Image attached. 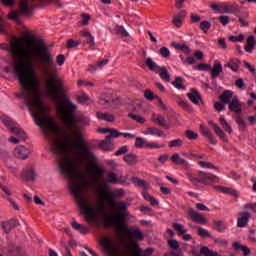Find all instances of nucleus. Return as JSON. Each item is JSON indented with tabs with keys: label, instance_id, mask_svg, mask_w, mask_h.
<instances>
[{
	"label": "nucleus",
	"instance_id": "nucleus-56",
	"mask_svg": "<svg viewBox=\"0 0 256 256\" xmlns=\"http://www.w3.org/2000/svg\"><path fill=\"white\" fill-rule=\"evenodd\" d=\"M163 145L157 143V142H148L147 149H161Z\"/></svg>",
	"mask_w": 256,
	"mask_h": 256
},
{
	"label": "nucleus",
	"instance_id": "nucleus-49",
	"mask_svg": "<svg viewBox=\"0 0 256 256\" xmlns=\"http://www.w3.org/2000/svg\"><path fill=\"white\" fill-rule=\"evenodd\" d=\"M218 20L220 21L221 25H223V27H227V25L231 23V19L229 18V16L225 15L220 16Z\"/></svg>",
	"mask_w": 256,
	"mask_h": 256
},
{
	"label": "nucleus",
	"instance_id": "nucleus-61",
	"mask_svg": "<svg viewBox=\"0 0 256 256\" xmlns=\"http://www.w3.org/2000/svg\"><path fill=\"white\" fill-rule=\"evenodd\" d=\"M235 85L238 89H245V82L243 81V78L236 80Z\"/></svg>",
	"mask_w": 256,
	"mask_h": 256
},
{
	"label": "nucleus",
	"instance_id": "nucleus-9",
	"mask_svg": "<svg viewBox=\"0 0 256 256\" xmlns=\"http://www.w3.org/2000/svg\"><path fill=\"white\" fill-rule=\"evenodd\" d=\"M249 219H251V214L249 212H240L237 218V227H240L241 229L247 227V225H249Z\"/></svg>",
	"mask_w": 256,
	"mask_h": 256
},
{
	"label": "nucleus",
	"instance_id": "nucleus-57",
	"mask_svg": "<svg viewBox=\"0 0 256 256\" xmlns=\"http://www.w3.org/2000/svg\"><path fill=\"white\" fill-rule=\"evenodd\" d=\"M168 245L170 247V249H179V241L177 240H168Z\"/></svg>",
	"mask_w": 256,
	"mask_h": 256
},
{
	"label": "nucleus",
	"instance_id": "nucleus-26",
	"mask_svg": "<svg viewBox=\"0 0 256 256\" xmlns=\"http://www.w3.org/2000/svg\"><path fill=\"white\" fill-rule=\"evenodd\" d=\"M100 105H104L106 107H113V103H115V98L111 96L103 95L99 101Z\"/></svg>",
	"mask_w": 256,
	"mask_h": 256
},
{
	"label": "nucleus",
	"instance_id": "nucleus-55",
	"mask_svg": "<svg viewBox=\"0 0 256 256\" xmlns=\"http://www.w3.org/2000/svg\"><path fill=\"white\" fill-rule=\"evenodd\" d=\"M245 39V36L243 35V34H240V35H238V36H230L229 37V41H232V42H241V41H243Z\"/></svg>",
	"mask_w": 256,
	"mask_h": 256
},
{
	"label": "nucleus",
	"instance_id": "nucleus-40",
	"mask_svg": "<svg viewBox=\"0 0 256 256\" xmlns=\"http://www.w3.org/2000/svg\"><path fill=\"white\" fill-rule=\"evenodd\" d=\"M1 225L5 233H11V229H13V220L2 222Z\"/></svg>",
	"mask_w": 256,
	"mask_h": 256
},
{
	"label": "nucleus",
	"instance_id": "nucleus-16",
	"mask_svg": "<svg viewBox=\"0 0 256 256\" xmlns=\"http://www.w3.org/2000/svg\"><path fill=\"white\" fill-rule=\"evenodd\" d=\"M185 17H187V12L182 10L174 16L172 23L175 25V27H181V25H183Z\"/></svg>",
	"mask_w": 256,
	"mask_h": 256
},
{
	"label": "nucleus",
	"instance_id": "nucleus-60",
	"mask_svg": "<svg viewBox=\"0 0 256 256\" xmlns=\"http://www.w3.org/2000/svg\"><path fill=\"white\" fill-rule=\"evenodd\" d=\"M158 161L159 163H161L162 165L167 163V161H169V154H162L158 157Z\"/></svg>",
	"mask_w": 256,
	"mask_h": 256
},
{
	"label": "nucleus",
	"instance_id": "nucleus-7",
	"mask_svg": "<svg viewBox=\"0 0 256 256\" xmlns=\"http://www.w3.org/2000/svg\"><path fill=\"white\" fill-rule=\"evenodd\" d=\"M14 157L16 159H22L25 161V159H29V155H31V150L29 148L25 147L24 145H19L14 149Z\"/></svg>",
	"mask_w": 256,
	"mask_h": 256
},
{
	"label": "nucleus",
	"instance_id": "nucleus-31",
	"mask_svg": "<svg viewBox=\"0 0 256 256\" xmlns=\"http://www.w3.org/2000/svg\"><path fill=\"white\" fill-rule=\"evenodd\" d=\"M254 48H255V37L249 36L247 38V45L245 46V51L247 53H252Z\"/></svg>",
	"mask_w": 256,
	"mask_h": 256
},
{
	"label": "nucleus",
	"instance_id": "nucleus-58",
	"mask_svg": "<svg viewBox=\"0 0 256 256\" xmlns=\"http://www.w3.org/2000/svg\"><path fill=\"white\" fill-rule=\"evenodd\" d=\"M160 55L164 58H167V57H169V55H171V52L169 51V48L162 47V48H160Z\"/></svg>",
	"mask_w": 256,
	"mask_h": 256
},
{
	"label": "nucleus",
	"instance_id": "nucleus-21",
	"mask_svg": "<svg viewBox=\"0 0 256 256\" xmlns=\"http://www.w3.org/2000/svg\"><path fill=\"white\" fill-rule=\"evenodd\" d=\"M144 135H154L155 137H163V131L159 130L157 127H148L143 132Z\"/></svg>",
	"mask_w": 256,
	"mask_h": 256
},
{
	"label": "nucleus",
	"instance_id": "nucleus-37",
	"mask_svg": "<svg viewBox=\"0 0 256 256\" xmlns=\"http://www.w3.org/2000/svg\"><path fill=\"white\" fill-rule=\"evenodd\" d=\"M198 165L202 168V169H214L215 171H219V167L215 166L213 163L211 162H205V161H199Z\"/></svg>",
	"mask_w": 256,
	"mask_h": 256
},
{
	"label": "nucleus",
	"instance_id": "nucleus-14",
	"mask_svg": "<svg viewBox=\"0 0 256 256\" xmlns=\"http://www.w3.org/2000/svg\"><path fill=\"white\" fill-rule=\"evenodd\" d=\"M21 178L23 181H33L35 179V171L33 166L26 167L21 173Z\"/></svg>",
	"mask_w": 256,
	"mask_h": 256
},
{
	"label": "nucleus",
	"instance_id": "nucleus-5",
	"mask_svg": "<svg viewBox=\"0 0 256 256\" xmlns=\"http://www.w3.org/2000/svg\"><path fill=\"white\" fill-rule=\"evenodd\" d=\"M1 121L3 124L6 125V127H8L11 133H14V135H17L18 137H20V139H27V134H25V131L19 128V125L15 124L11 117L7 115H2Z\"/></svg>",
	"mask_w": 256,
	"mask_h": 256
},
{
	"label": "nucleus",
	"instance_id": "nucleus-13",
	"mask_svg": "<svg viewBox=\"0 0 256 256\" xmlns=\"http://www.w3.org/2000/svg\"><path fill=\"white\" fill-rule=\"evenodd\" d=\"M151 121L156 125H161V127H166V129H169V124L167 123L165 116L161 114L153 113L151 117Z\"/></svg>",
	"mask_w": 256,
	"mask_h": 256
},
{
	"label": "nucleus",
	"instance_id": "nucleus-11",
	"mask_svg": "<svg viewBox=\"0 0 256 256\" xmlns=\"http://www.w3.org/2000/svg\"><path fill=\"white\" fill-rule=\"evenodd\" d=\"M19 12L21 15H25V17L33 15V8L29 6L28 0H20Z\"/></svg>",
	"mask_w": 256,
	"mask_h": 256
},
{
	"label": "nucleus",
	"instance_id": "nucleus-43",
	"mask_svg": "<svg viewBox=\"0 0 256 256\" xmlns=\"http://www.w3.org/2000/svg\"><path fill=\"white\" fill-rule=\"evenodd\" d=\"M144 97L145 99H147L148 101H153V99H158V95H155V93H153V91L151 90H145L144 91Z\"/></svg>",
	"mask_w": 256,
	"mask_h": 256
},
{
	"label": "nucleus",
	"instance_id": "nucleus-42",
	"mask_svg": "<svg viewBox=\"0 0 256 256\" xmlns=\"http://www.w3.org/2000/svg\"><path fill=\"white\" fill-rule=\"evenodd\" d=\"M176 89H183L185 90V85H183V78L182 77H176V80L172 83Z\"/></svg>",
	"mask_w": 256,
	"mask_h": 256
},
{
	"label": "nucleus",
	"instance_id": "nucleus-47",
	"mask_svg": "<svg viewBox=\"0 0 256 256\" xmlns=\"http://www.w3.org/2000/svg\"><path fill=\"white\" fill-rule=\"evenodd\" d=\"M131 181L134 185H137L138 187H145L147 185L145 180H141L138 177H133Z\"/></svg>",
	"mask_w": 256,
	"mask_h": 256
},
{
	"label": "nucleus",
	"instance_id": "nucleus-24",
	"mask_svg": "<svg viewBox=\"0 0 256 256\" xmlns=\"http://www.w3.org/2000/svg\"><path fill=\"white\" fill-rule=\"evenodd\" d=\"M171 161H172V163H174V165H189V162H187V160H185V158H181L179 153H174L171 156Z\"/></svg>",
	"mask_w": 256,
	"mask_h": 256
},
{
	"label": "nucleus",
	"instance_id": "nucleus-18",
	"mask_svg": "<svg viewBox=\"0 0 256 256\" xmlns=\"http://www.w3.org/2000/svg\"><path fill=\"white\" fill-rule=\"evenodd\" d=\"M209 125H212L213 131L218 137H220V139H222V141H227V135H225V132H223V129H221L217 123L210 121Z\"/></svg>",
	"mask_w": 256,
	"mask_h": 256
},
{
	"label": "nucleus",
	"instance_id": "nucleus-35",
	"mask_svg": "<svg viewBox=\"0 0 256 256\" xmlns=\"http://www.w3.org/2000/svg\"><path fill=\"white\" fill-rule=\"evenodd\" d=\"M99 147L102 151H113V145H111V141H107V138L99 143Z\"/></svg>",
	"mask_w": 256,
	"mask_h": 256
},
{
	"label": "nucleus",
	"instance_id": "nucleus-20",
	"mask_svg": "<svg viewBox=\"0 0 256 256\" xmlns=\"http://www.w3.org/2000/svg\"><path fill=\"white\" fill-rule=\"evenodd\" d=\"M96 117L101 121H108V123H113L115 121V115L109 113L97 112Z\"/></svg>",
	"mask_w": 256,
	"mask_h": 256
},
{
	"label": "nucleus",
	"instance_id": "nucleus-23",
	"mask_svg": "<svg viewBox=\"0 0 256 256\" xmlns=\"http://www.w3.org/2000/svg\"><path fill=\"white\" fill-rule=\"evenodd\" d=\"M210 71L213 78L219 77V75L223 73V65L221 64V62H216L213 68L210 69Z\"/></svg>",
	"mask_w": 256,
	"mask_h": 256
},
{
	"label": "nucleus",
	"instance_id": "nucleus-41",
	"mask_svg": "<svg viewBox=\"0 0 256 256\" xmlns=\"http://www.w3.org/2000/svg\"><path fill=\"white\" fill-rule=\"evenodd\" d=\"M197 233L202 238L213 237V235L211 234V231H209L203 227H198Z\"/></svg>",
	"mask_w": 256,
	"mask_h": 256
},
{
	"label": "nucleus",
	"instance_id": "nucleus-33",
	"mask_svg": "<svg viewBox=\"0 0 256 256\" xmlns=\"http://www.w3.org/2000/svg\"><path fill=\"white\" fill-rule=\"evenodd\" d=\"M124 161L127 165H137V155L135 154H127L124 156Z\"/></svg>",
	"mask_w": 256,
	"mask_h": 256
},
{
	"label": "nucleus",
	"instance_id": "nucleus-10",
	"mask_svg": "<svg viewBox=\"0 0 256 256\" xmlns=\"http://www.w3.org/2000/svg\"><path fill=\"white\" fill-rule=\"evenodd\" d=\"M228 109L232 111V113H236L237 115H239L241 114V111H243V103L239 101V98H237V96H234L229 103Z\"/></svg>",
	"mask_w": 256,
	"mask_h": 256
},
{
	"label": "nucleus",
	"instance_id": "nucleus-39",
	"mask_svg": "<svg viewBox=\"0 0 256 256\" xmlns=\"http://www.w3.org/2000/svg\"><path fill=\"white\" fill-rule=\"evenodd\" d=\"M128 117L130 119H133V121H136V123H145V121H147L143 116L139 115V114H135V113H129Z\"/></svg>",
	"mask_w": 256,
	"mask_h": 256
},
{
	"label": "nucleus",
	"instance_id": "nucleus-50",
	"mask_svg": "<svg viewBox=\"0 0 256 256\" xmlns=\"http://www.w3.org/2000/svg\"><path fill=\"white\" fill-rule=\"evenodd\" d=\"M125 153H129V146L125 145L120 147L116 152V157H119L120 155H125Z\"/></svg>",
	"mask_w": 256,
	"mask_h": 256
},
{
	"label": "nucleus",
	"instance_id": "nucleus-12",
	"mask_svg": "<svg viewBox=\"0 0 256 256\" xmlns=\"http://www.w3.org/2000/svg\"><path fill=\"white\" fill-rule=\"evenodd\" d=\"M172 227L178 231V235L183 236L184 241H191V239H193L191 234H186L187 230L183 227V224L174 223Z\"/></svg>",
	"mask_w": 256,
	"mask_h": 256
},
{
	"label": "nucleus",
	"instance_id": "nucleus-63",
	"mask_svg": "<svg viewBox=\"0 0 256 256\" xmlns=\"http://www.w3.org/2000/svg\"><path fill=\"white\" fill-rule=\"evenodd\" d=\"M219 13H229V5L220 4Z\"/></svg>",
	"mask_w": 256,
	"mask_h": 256
},
{
	"label": "nucleus",
	"instance_id": "nucleus-64",
	"mask_svg": "<svg viewBox=\"0 0 256 256\" xmlns=\"http://www.w3.org/2000/svg\"><path fill=\"white\" fill-rule=\"evenodd\" d=\"M244 209H246L247 211H249V209H251L252 211H254L256 213V204H246L244 205Z\"/></svg>",
	"mask_w": 256,
	"mask_h": 256
},
{
	"label": "nucleus",
	"instance_id": "nucleus-28",
	"mask_svg": "<svg viewBox=\"0 0 256 256\" xmlns=\"http://www.w3.org/2000/svg\"><path fill=\"white\" fill-rule=\"evenodd\" d=\"M106 183H112V185H115L117 183L123 184V182H121V179L115 172L108 173Z\"/></svg>",
	"mask_w": 256,
	"mask_h": 256
},
{
	"label": "nucleus",
	"instance_id": "nucleus-59",
	"mask_svg": "<svg viewBox=\"0 0 256 256\" xmlns=\"http://www.w3.org/2000/svg\"><path fill=\"white\" fill-rule=\"evenodd\" d=\"M209 69H211V65L205 63H200L197 67L198 71H209Z\"/></svg>",
	"mask_w": 256,
	"mask_h": 256
},
{
	"label": "nucleus",
	"instance_id": "nucleus-29",
	"mask_svg": "<svg viewBox=\"0 0 256 256\" xmlns=\"http://www.w3.org/2000/svg\"><path fill=\"white\" fill-rule=\"evenodd\" d=\"M158 73L162 81H165L166 83H169V81H171V75H169V70H167V67L162 66Z\"/></svg>",
	"mask_w": 256,
	"mask_h": 256
},
{
	"label": "nucleus",
	"instance_id": "nucleus-3",
	"mask_svg": "<svg viewBox=\"0 0 256 256\" xmlns=\"http://www.w3.org/2000/svg\"><path fill=\"white\" fill-rule=\"evenodd\" d=\"M126 215L127 210L119 211L114 214H107L104 216V221L108 223V225H115L118 233L129 235V228H127V225L123 224Z\"/></svg>",
	"mask_w": 256,
	"mask_h": 256
},
{
	"label": "nucleus",
	"instance_id": "nucleus-46",
	"mask_svg": "<svg viewBox=\"0 0 256 256\" xmlns=\"http://www.w3.org/2000/svg\"><path fill=\"white\" fill-rule=\"evenodd\" d=\"M228 13H232L233 15L237 13H241V9L239 8V5L232 4L228 6Z\"/></svg>",
	"mask_w": 256,
	"mask_h": 256
},
{
	"label": "nucleus",
	"instance_id": "nucleus-48",
	"mask_svg": "<svg viewBox=\"0 0 256 256\" xmlns=\"http://www.w3.org/2000/svg\"><path fill=\"white\" fill-rule=\"evenodd\" d=\"M200 29L204 31V33H207L211 29V22L209 21H202L200 23Z\"/></svg>",
	"mask_w": 256,
	"mask_h": 256
},
{
	"label": "nucleus",
	"instance_id": "nucleus-32",
	"mask_svg": "<svg viewBox=\"0 0 256 256\" xmlns=\"http://www.w3.org/2000/svg\"><path fill=\"white\" fill-rule=\"evenodd\" d=\"M221 101L223 103H231V100L233 99V91L231 90H226L222 95H220Z\"/></svg>",
	"mask_w": 256,
	"mask_h": 256
},
{
	"label": "nucleus",
	"instance_id": "nucleus-54",
	"mask_svg": "<svg viewBox=\"0 0 256 256\" xmlns=\"http://www.w3.org/2000/svg\"><path fill=\"white\" fill-rule=\"evenodd\" d=\"M237 124L239 125L240 131H246L247 130V125L245 124V121H243L242 118H238L236 120Z\"/></svg>",
	"mask_w": 256,
	"mask_h": 256
},
{
	"label": "nucleus",
	"instance_id": "nucleus-36",
	"mask_svg": "<svg viewBox=\"0 0 256 256\" xmlns=\"http://www.w3.org/2000/svg\"><path fill=\"white\" fill-rule=\"evenodd\" d=\"M148 142L145 138L137 137L135 142L136 149H147Z\"/></svg>",
	"mask_w": 256,
	"mask_h": 256
},
{
	"label": "nucleus",
	"instance_id": "nucleus-8",
	"mask_svg": "<svg viewBox=\"0 0 256 256\" xmlns=\"http://www.w3.org/2000/svg\"><path fill=\"white\" fill-rule=\"evenodd\" d=\"M187 214L195 223H200V225H207V218L203 217L199 212L195 211L193 208H189Z\"/></svg>",
	"mask_w": 256,
	"mask_h": 256
},
{
	"label": "nucleus",
	"instance_id": "nucleus-25",
	"mask_svg": "<svg viewBox=\"0 0 256 256\" xmlns=\"http://www.w3.org/2000/svg\"><path fill=\"white\" fill-rule=\"evenodd\" d=\"M201 133L212 145H217V139H215V136H213V133L209 129L201 128Z\"/></svg>",
	"mask_w": 256,
	"mask_h": 256
},
{
	"label": "nucleus",
	"instance_id": "nucleus-30",
	"mask_svg": "<svg viewBox=\"0 0 256 256\" xmlns=\"http://www.w3.org/2000/svg\"><path fill=\"white\" fill-rule=\"evenodd\" d=\"M71 225H72L73 229H75V231H78L82 235H87V233H89V229H87V227L83 226L82 224L77 223L76 221H73L71 223Z\"/></svg>",
	"mask_w": 256,
	"mask_h": 256
},
{
	"label": "nucleus",
	"instance_id": "nucleus-53",
	"mask_svg": "<svg viewBox=\"0 0 256 256\" xmlns=\"http://www.w3.org/2000/svg\"><path fill=\"white\" fill-rule=\"evenodd\" d=\"M80 44H81L80 41L77 42V41H75V40H73V39H70V40H68V42H67V48H68V49H73V47H79Z\"/></svg>",
	"mask_w": 256,
	"mask_h": 256
},
{
	"label": "nucleus",
	"instance_id": "nucleus-45",
	"mask_svg": "<svg viewBox=\"0 0 256 256\" xmlns=\"http://www.w3.org/2000/svg\"><path fill=\"white\" fill-rule=\"evenodd\" d=\"M115 31L118 35H122V37H129V32L123 26H116Z\"/></svg>",
	"mask_w": 256,
	"mask_h": 256
},
{
	"label": "nucleus",
	"instance_id": "nucleus-17",
	"mask_svg": "<svg viewBox=\"0 0 256 256\" xmlns=\"http://www.w3.org/2000/svg\"><path fill=\"white\" fill-rule=\"evenodd\" d=\"M214 189L216 191H219V193H224L225 195H233L234 197H239V193H237L236 190L229 187L215 186Z\"/></svg>",
	"mask_w": 256,
	"mask_h": 256
},
{
	"label": "nucleus",
	"instance_id": "nucleus-2",
	"mask_svg": "<svg viewBox=\"0 0 256 256\" xmlns=\"http://www.w3.org/2000/svg\"><path fill=\"white\" fill-rule=\"evenodd\" d=\"M79 121L81 120L75 116V125L70 126L73 129V135L62 134L60 129L59 134L53 135L49 139L51 140V151L57 157L59 173L70 179L69 189L86 221L95 223L98 215H105V201L118 212L127 211V203L115 201L125 195V190L119 188L109 191L107 183L100 184L98 187L100 202L98 204L91 199V196L85 195L84 191L89 187V180L83 171V165L94 181H99L105 170L97 162V157L89 145L85 143L81 130L77 129Z\"/></svg>",
	"mask_w": 256,
	"mask_h": 256
},
{
	"label": "nucleus",
	"instance_id": "nucleus-51",
	"mask_svg": "<svg viewBox=\"0 0 256 256\" xmlns=\"http://www.w3.org/2000/svg\"><path fill=\"white\" fill-rule=\"evenodd\" d=\"M183 145V140L181 139H175L169 142L168 147L173 148V147H181Z\"/></svg>",
	"mask_w": 256,
	"mask_h": 256
},
{
	"label": "nucleus",
	"instance_id": "nucleus-38",
	"mask_svg": "<svg viewBox=\"0 0 256 256\" xmlns=\"http://www.w3.org/2000/svg\"><path fill=\"white\" fill-rule=\"evenodd\" d=\"M108 133L110 134L106 136V141H111V139H117V137H121V132L113 128H110Z\"/></svg>",
	"mask_w": 256,
	"mask_h": 256
},
{
	"label": "nucleus",
	"instance_id": "nucleus-1",
	"mask_svg": "<svg viewBox=\"0 0 256 256\" xmlns=\"http://www.w3.org/2000/svg\"><path fill=\"white\" fill-rule=\"evenodd\" d=\"M6 51L10 53L12 62L5 57H0V75L15 74L22 91L17 97H23L36 125L44 130L46 137L51 139L53 135H59L60 128L49 115V106L43 104L41 78L33 68V61H40L44 74L47 75L44 81L45 95L52 101H59L56 108L58 115L65 125L75 127L77 106L69 98H61V95H65V81L59 77L53 55L45 41L25 42L23 38L14 37Z\"/></svg>",
	"mask_w": 256,
	"mask_h": 256
},
{
	"label": "nucleus",
	"instance_id": "nucleus-27",
	"mask_svg": "<svg viewBox=\"0 0 256 256\" xmlns=\"http://www.w3.org/2000/svg\"><path fill=\"white\" fill-rule=\"evenodd\" d=\"M146 65L148 69H150V71H154V73H159V71H161V67L157 65V63H155L152 58L146 59Z\"/></svg>",
	"mask_w": 256,
	"mask_h": 256
},
{
	"label": "nucleus",
	"instance_id": "nucleus-52",
	"mask_svg": "<svg viewBox=\"0 0 256 256\" xmlns=\"http://www.w3.org/2000/svg\"><path fill=\"white\" fill-rule=\"evenodd\" d=\"M186 137L190 140H194V139H197V137H199V134H197L195 131L187 130Z\"/></svg>",
	"mask_w": 256,
	"mask_h": 256
},
{
	"label": "nucleus",
	"instance_id": "nucleus-4",
	"mask_svg": "<svg viewBox=\"0 0 256 256\" xmlns=\"http://www.w3.org/2000/svg\"><path fill=\"white\" fill-rule=\"evenodd\" d=\"M186 177L193 185H199V183L202 185H213V183H219V177H217L215 174L206 173L203 171L199 172V177H195L191 173L186 174Z\"/></svg>",
	"mask_w": 256,
	"mask_h": 256
},
{
	"label": "nucleus",
	"instance_id": "nucleus-22",
	"mask_svg": "<svg viewBox=\"0 0 256 256\" xmlns=\"http://www.w3.org/2000/svg\"><path fill=\"white\" fill-rule=\"evenodd\" d=\"M240 65H241V61L237 58H233L225 65V67H228L229 69H231V71H234L235 73H237V71H239Z\"/></svg>",
	"mask_w": 256,
	"mask_h": 256
},
{
	"label": "nucleus",
	"instance_id": "nucleus-34",
	"mask_svg": "<svg viewBox=\"0 0 256 256\" xmlns=\"http://www.w3.org/2000/svg\"><path fill=\"white\" fill-rule=\"evenodd\" d=\"M213 223L215 225L214 229L219 233H223L227 229V225L221 220H214Z\"/></svg>",
	"mask_w": 256,
	"mask_h": 256
},
{
	"label": "nucleus",
	"instance_id": "nucleus-62",
	"mask_svg": "<svg viewBox=\"0 0 256 256\" xmlns=\"http://www.w3.org/2000/svg\"><path fill=\"white\" fill-rule=\"evenodd\" d=\"M156 101L158 103V107L161 108L162 111H167V105L163 103L161 97L158 96V99Z\"/></svg>",
	"mask_w": 256,
	"mask_h": 256
},
{
	"label": "nucleus",
	"instance_id": "nucleus-19",
	"mask_svg": "<svg viewBox=\"0 0 256 256\" xmlns=\"http://www.w3.org/2000/svg\"><path fill=\"white\" fill-rule=\"evenodd\" d=\"M187 97L194 103V105H199V101H201V95L197 89H191L190 92L187 93Z\"/></svg>",
	"mask_w": 256,
	"mask_h": 256
},
{
	"label": "nucleus",
	"instance_id": "nucleus-6",
	"mask_svg": "<svg viewBox=\"0 0 256 256\" xmlns=\"http://www.w3.org/2000/svg\"><path fill=\"white\" fill-rule=\"evenodd\" d=\"M80 43L83 45H88V47H95V37L91 34L90 31L82 30L80 32Z\"/></svg>",
	"mask_w": 256,
	"mask_h": 256
},
{
	"label": "nucleus",
	"instance_id": "nucleus-15",
	"mask_svg": "<svg viewBox=\"0 0 256 256\" xmlns=\"http://www.w3.org/2000/svg\"><path fill=\"white\" fill-rule=\"evenodd\" d=\"M128 237L131 239H136V241H143L145 239V234L139 228L129 229Z\"/></svg>",
	"mask_w": 256,
	"mask_h": 256
},
{
	"label": "nucleus",
	"instance_id": "nucleus-44",
	"mask_svg": "<svg viewBox=\"0 0 256 256\" xmlns=\"http://www.w3.org/2000/svg\"><path fill=\"white\" fill-rule=\"evenodd\" d=\"M78 103H81L82 105H88L89 104V95L82 93L78 96Z\"/></svg>",
	"mask_w": 256,
	"mask_h": 256
}]
</instances>
